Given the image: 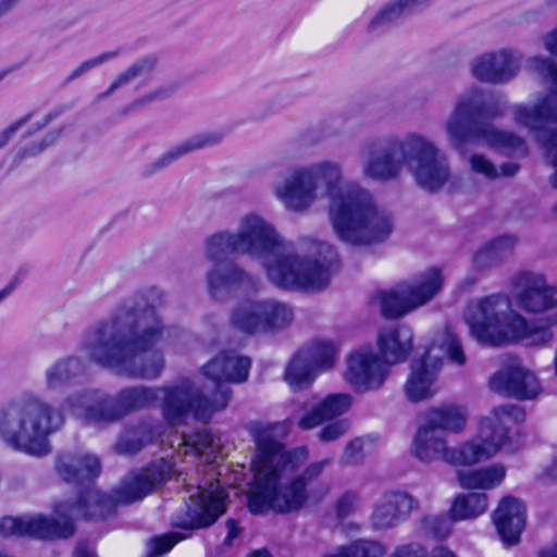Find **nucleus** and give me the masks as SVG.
<instances>
[{"mask_svg": "<svg viewBox=\"0 0 557 557\" xmlns=\"http://www.w3.org/2000/svg\"><path fill=\"white\" fill-rule=\"evenodd\" d=\"M174 468L175 465L165 458L150 461L119 490L115 498L94 486L101 473V462L97 456L78 451L61 453L55 459V471L64 482L79 487L76 499L55 504L53 517H2L0 535L28 536L42 541L71 539L77 530L73 516L75 509L88 521L109 520L115 517L120 503L132 504L161 488L172 479Z\"/></svg>", "mask_w": 557, "mask_h": 557, "instance_id": "nucleus-1", "label": "nucleus"}, {"mask_svg": "<svg viewBox=\"0 0 557 557\" xmlns=\"http://www.w3.org/2000/svg\"><path fill=\"white\" fill-rule=\"evenodd\" d=\"M524 408L505 404L494 407L490 416L479 420L478 434L458 445L448 447L442 433L461 432L467 423L466 412L456 405L431 407L426 421L413 440L414 455L422 461L442 459L451 466H473L499 451L515 455L523 448L527 438Z\"/></svg>", "mask_w": 557, "mask_h": 557, "instance_id": "nucleus-2", "label": "nucleus"}, {"mask_svg": "<svg viewBox=\"0 0 557 557\" xmlns=\"http://www.w3.org/2000/svg\"><path fill=\"white\" fill-rule=\"evenodd\" d=\"M274 424H260L251 434L256 455L251 462L252 478L246 492L247 508L252 515L272 511L277 515L299 512L309 500L321 498L327 488H312L321 478L331 459L324 458L309 463L300 473L285 483L287 474L299 468L297 449L274 437Z\"/></svg>", "mask_w": 557, "mask_h": 557, "instance_id": "nucleus-3", "label": "nucleus"}, {"mask_svg": "<svg viewBox=\"0 0 557 557\" xmlns=\"http://www.w3.org/2000/svg\"><path fill=\"white\" fill-rule=\"evenodd\" d=\"M341 169L334 163H321L313 169L297 170L287 181L281 197L293 210L307 209L314 190L323 183L331 197L330 218L342 242L354 246L384 242L392 232L389 216L383 215L368 191L360 187L337 190Z\"/></svg>", "mask_w": 557, "mask_h": 557, "instance_id": "nucleus-4", "label": "nucleus"}, {"mask_svg": "<svg viewBox=\"0 0 557 557\" xmlns=\"http://www.w3.org/2000/svg\"><path fill=\"white\" fill-rule=\"evenodd\" d=\"M147 308V304L124 301L109 320L100 322L84 344L89 359L131 377H158L164 358L156 347L164 336L165 326L158 321L139 331L138 319Z\"/></svg>", "mask_w": 557, "mask_h": 557, "instance_id": "nucleus-5", "label": "nucleus"}, {"mask_svg": "<svg viewBox=\"0 0 557 557\" xmlns=\"http://www.w3.org/2000/svg\"><path fill=\"white\" fill-rule=\"evenodd\" d=\"M369 153L371 158L364 166V173L373 180H395L404 164L412 168L419 186L430 193L440 190L449 178L446 157L432 143L416 134L404 140H376L371 144Z\"/></svg>", "mask_w": 557, "mask_h": 557, "instance_id": "nucleus-6", "label": "nucleus"}, {"mask_svg": "<svg viewBox=\"0 0 557 557\" xmlns=\"http://www.w3.org/2000/svg\"><path fill=\"white\" fill-rule=\"evenodd\" d=\"M281 248L274 227L256 215L246 216L243 230L237 234L218 232L211 235L207 240V257L213 263L207 274L210 295L215 298L222 290L246 281L247 273L232 260L236 253L270 256Z\"/></svg>", "mask_w": 557, "mask_h": 557, "instance_id": "nucleus-7", "label": "nucleus"}, {"mask_svg": "<svg viewBox=\"0 0 557 557\" xmlns=\"http://www.w3.org/2000/svg\"><path fill=\"white\" fill-rule=\"evenodd\" d=\"M471 336L490 347L523 342L529 346H544L554 338L557 318L529 321L511 309L507 295L485 296L471 308L467 319Z\"/></svg>", "mask_w": 557, "mask_h": 557, "instance_id": "nucleus-8", "label": "nucleus"}, {"mask_svg": "<svg viewBox=\"0 0 557 557\" xmlns=\"http://www.w3.org/2000/svg\"><path fill=\"white\" fill-rule=\"evenodd\" d=\"M64 424L61 410L36 396L12 400L0 409V438L11 449L41 457L50 453L49 435Z\"/></svg>", "mask_w": 557, "mask_h": 557, "instance_id": "nucleus-9", "label": "nucleus"}, {"mask_svg": "<svg viewBox=\"0 0 557 557\" xmlns=\"http://www.w3.org/2000/svg\"><path fill=\"white\" fill-rule=\"evenodd\" d=\"M499 114L496 107L459 101L447 122V132L459 149L468 143H484L510 157L524 158L529 148L522 137L491 125Z\"/></svg>", "mask_w": 557, "mask_h": 557, "instance_id": "nucleus-10", "label": "nucleus"}, {"mask_svg": "<svg viewBox=\"0 0 557 557\" xmlns=\"http://www.w3.org/2000/svg\"><path fill=\"white\" fill-rule=\"evenodd\" d=\"M231 388H213L212 398L191 385H172L163 389L162 416L169 425H176L189 413L196 420L208 422L216 411L224 410L232 398Z\"/></svg>", "mask_w": 557, "mask_h": 557, "instance_id": "nucleus-11", "label": "nucleus"}, {"mask_svg": "<svg viewBox=\"0 0 557 557\" xmlns=\"http://www.w3.org/2000/svg\"><path fill=\"white\" fill-rule=\"evenodd\" d=\"M164 387L129 386L121 388L115 396L92 393V404L85 408V419L94 423L121 420L126 414L152 406Z\"/></svg>", "mask_w": 557, "mask_h": 557, "instance_id": "nucleus-12", "label": "nucleus"}, {"mask_svg": "<svg viewBox=\"0 0 557 557\" xmlns=\"http://www.w3.org/2000/svg\"><path fill=\"white\" fill-rule=\"evenodd\" d=\"M269 278L280 288L320 290L329 284V271L318 260H306L297 255H277L267 264Z\"/></svg>", "mask_w": 557, "mask_h": 557, "instance_id": "nucleus-13", "label": "nucleus"}, {"mask_svg": "<svg viewBox=\"0 0 557 557\" xmlns=\"http://www.w3.org/2000/svg\"><path fill=\"white\" fill-rule=\"evenodd\" d=\"M227 498L222 488H199L189 497V504L185 503L171 515L170 525L190 534L210 528L226 511Z\"/></svg>", "mask_w": 557, "mask_h": 557, "instance_id": "nucleus-14", "label": "nucleus"}, {"mask_svg": "<svg viewBox=\"0 0 557 557\" xmlns=\"http://www.w3.org/2000/svg\"><path fill=\"white\" fill-rule=\"evenodd\" d=\"M294 314L286 305L273 301H250L237 307L232 314V324L240 332L256 335L287 326Z\"/></svg>", "mask_w": 557, "mask_h": 557, "instance_id": "nucleus-15", "label": "nucleus"}, {"mask_svg": "<svg viewBox=\"0 0 557 557\" xmlns=\"http://www.w3.org/2000/svg\"><path fill=\"white\" fill-rule=\"evenodd\" d=\"M540 69L546 72L552 91L543 96L533 107L519 104L515 108L516 122L539 135L548 124H557V64L548 59H539Z\"/></svg>", "mask_w": 557, "mask_h": 557, "instance_id": "nucleus-16", "label": "nucleus"}, {"mask_svg": "<svg viewBox=\"0 0 557 557\" xmlns=\"http://www.w3.org/2000/svg\"><path fill=\"white\" fill-rule=\"evenodd\" d=\"M336 350L329 342H317L308 350L297 351L285 369L286 381L296 388L309 386L317 371H326L335 362Z\"/></svg>", "mask_w": 557, "mask_h": 557, "instance_id": "nucleus-17", "label": "nucleus"}, {"mask_svg": "<svg viewBox=\"0 0 557 557\" xmlns=\"http://www.w3.org/2000/svg\"><path fill=\"white\" fill-rule=\"evenodd\" d=\"M389 368L379 354L355 350L347 359V379L358 392L376 391L386 381Z\"/></svg>", "mask_w": 557, "mask_h": 557, "instance_id": "nucleus-18", "label": "nucleus"}, {"mask_svg": "<svg viewBox=\"0 0 557 557\" xmlns=\"http://www.w3.org/2000/svg\"><path fill=\"white\" fill-rule=\"evenodd\" d=\"M251 368L249 357L237 355L232 350H223L201 367L202 374L210 379L214 386L231 388L227 383L247 381Z\"/></svg>", "mask_w": 557, "mask_h": 557, "instance_id": "nucleus-19", "label": "nucleus"}, {"mask_svg": "<svg viewBox=\"0 0 557 557\" xmlns=\"http://www.w3.org/2000/svg\"><path fill=\"white\" fill-rule=\"evenodd\" d=\"M442 364L441 358L431 356L430 348L424 349L421 356L412 361L405 383V393L411 403H418L434 395L433 385Z\"/></svg>", "mask_w": 557, "mask_h": 557, "instance_id": "nucleus-20", "label": "nucleus"}, {"mask_svg": "<svg viewBox=\"0 0 557 557\" xmlns=\"http://www.w3.org/2000/svg\"><path fill=\"white\" fill-rule=\"evenodd\" d=\"M418 507V499L405 491L385 492L372 512V527L376 530L395 528L406 521Z\"/></svg>", "mask_w": 557, "mask_h": 557, "instance_id": "nucleus-21", "label": "nucleus"}, {"mask_svg": "<svg viewBox=\"0 0 557 557\" xmlns=\"http://www.w3.org/2000/svg\"><path fill=\"white\" fill-rule=\"evenodd\" d=\"M525 521L524 503L511 495L504 496L493 512L496 531L507 546H513L520 542Z\"/></svg>", "mask_w": 557, "mask_h": 557, "instance_id": "nucleus-22", "label": "nucleus"}, {"mask_svg": "<svg viewBox=\"0 0 557 557\" xmlns=\"http://www.w3.org/2000/svg\"><path fill=\"white\" fill-rule=\"evenodd\" d=\"M377 354L389 366L408 360L413 350V332L404 323L383 327L376 337Z\"/></svg>", "mask_w": 557, "mask_h": 557, "instance_id": "nucleus-23", "label": "nucleus"}, {"mask_svg": "<svg viewBox=\"0 0 557 557\" xmlns=\"http://www.w3.org/2000/svg\"><path fill=\"white\" fill-rule=\"evenodd\" d=\"M516 284L523 287L517 299L524 311L540 313L557 306V288L546 285L543 277L521 272Z\"/></svg>", "mask_w": 557, "mask_h": 557, "instance_id": "nucleus-24", "label": "nucleus"}, {"mask_svg": "<svg viewBox=\"0 0 557 557\" xmlns=\"http://www.w3.org/2000/svg\"><path fill=\"white\" fill-rule=\"evenodd\" d=\"M491 387L508 397L519 400L535 398L541 386L536 376L522 368H510L505 372H496L490 379Z\"/></svg>", "mask_w": 557, "mask_h": 557, "instance_id": "nucleus-25", "label": "nucleus"}, {"mask_svg": "<svg viewBox=\"0 0 557 557\" xmlns=\"http://www.w3.org/2000/svg\"><path fill=\"white\" fill-rule=\"evenodd\" d=\"M518 67L519 63L511 52H491L475 60L472 75L482 83L503 84L516 76Z\"/></svg>", "mask_w": 557, "mask_h": 557, "instance_id": "nucleus-26", "label": "nucleus"}, {"mask_svg": "<svg viewBox=\"0 0 557 557\" xmlns=\"http://www.w3.org/2000/svg\"><path fill=\"white\" fill-rule=\"evenodd\" d=\"M162 435L161 425L153 421L140 420L126 425L121 432L115 450L120 455L134 456Z\"/></svg>", "mask_w": 557, "mask_h": 557, "instance_id": "nucleus-27", "label": "nucleus"}, {"mask_svg": "<svg viewBox=\"0 0 557 557\" xmlns=\"http://www.w3.org/2000/svg\"><path fill=\"white\" fill-rule=\"evenodd\" d=\"M351 403L348 394H330L300 418L298 426L312 430L323 422L338 420L351 407Z\"/></svg>", "mask_w": 557, "mask_h": 557, "instance_id": "nucleus-28", "label": "nucleus"}, {"mask_svg": "<svg viewBox=\"0 0 557 557\" xmlns=\"http://www.w3.org/2000/svg\"><path fill=\"white\" fill-rule=\"evenodd\" d=\"M444 274L438 267H430L412 276L405 288L414 308L430 302L443 288Z\"/></svg>", "mask_w": 557, "mask_h": 557, "instance_id": "nucleus-29", "label": "nucleus"}, {"mask_svg": "<svg viewBox=\"0 0 557 557\" xmlns=\"http://www.w3.org/2000/svg\"><path fill=\"white\" fill-rule=\"evenodd\" d=\"M223 138L222 134L218 133H207V134H198L193 138L184 141L183 144L174 147L172 150L162 156L157 162L150 165L147 169V174H153L157 171H160L171 164L173 161L177 160L180 157L185 153L191 152L197 149H201L208 146L216 145Z\"/></svg>", "mask_w": 557, "mask_h": 557, "instance_id": "nucleus-30", "label": "nucleus"}, {"mask_svg": "<svg viewBox=\"0 0 557 557\" xmlns=\"http://www.w3.org/2000/svg\"><path fill=\"white\" fill-rule=\"evenodd\" d=\"M487 509V495L485 493H468L458 495L449 508L453 521L473 519Z\"/></svg>", "mask_w": 557, "mask_h": 557, "instance_id": "nucleus-31", "label": "nucleus"}, {"mask_svg": "<svg viewBox=\"0 0 557 557\" xmlns=\"http://www.w3.org/2000/svg\"><path fill=\"white\" fill-rule=\"evenodd\" d=\"M82 368L83 364L79 358L74 356L58 360L46 373L48 387L57 388L69 384Z\"/></svg>", "mask_w": 557, "mask_h": 557, "instance_id": "nucleus-32", "label": "nucleus"}, {"mask_svg": "<svg viewBox=\"0 0 557 557\" xmlns=\"http://www.w3.org/2000/svg\"><path fill=\"white\" fill-rule=\"evenodd\" d=\"M381 314L385 319H398L414 310L408 294L401 295L396 290L380 292Z\"/></svg>", "mask_w": 557, "mask_h": 557, "instance_id": "nucleus-33", "label": "nucleus"}, {"mask_svg": "<svg viewBox=\"0 0 557 557\" xmlns=\"http://www.w3.org/2000/svg\"><path fill=\"white\" fill-rule=\"evenodd\" d=\"M385 553L386 547L382 543L360 539L341 546L337 552L326 554L324 557H382Z\"/></svg>", "mask_w": 557, "mask_h": 557, "instance_id": "nucleus-34", "label": "nucleus"}, {"mask_svg": "<svg viewBox=\"0 0 557 557\" xmlns=\"http://www.w3.org/2000/svg\"><path fill=\"white\" fill-rule=\"evenodd\" d=\"M157 65V58L153 55H145L131 64L125 71L121 72L111 83L106 95L113 92L115 89L128 84L136 77L147 76L152 73Z\"/></svg>", "mask_w": 557, "mask_h": 557, "instance_id": "nucleus-35", "label": "nucleus"}, {"mask_svg": "<svg viewBox=\"0 0 557 557\" xmlns=\"http://www.w3.org/2000/svg\"><path fill=\"white\" fill-rule=\"evenodd\" d=\"M191 534L187 531H171L154 535L149 542V557H158L171 552L176 544L188 539Z\"/></svg>", "mask_w": 557, "mask_h": 557, "instance_id": "nucleus-36", "label": "nucleus"}, {"mask_svg": "<svg viewBox=\"0 0 557 557\" xmlns=\"http://www.w3.org/2000/svg\"><path fill=\"white\" fill-rule=\"evenodd\" d=\"M183 445L189 447L193 454L200 458L213 444V433L208 429L195 430L183 434Z\"/></svg>", "mask_w": 557, "mask_h": 557, "instance_id": "nucleus-37", "label": "nucleus"}, {"mask_svg": "<svg viewBox=\"0 0 557 557\" xmlns=\"http://www.w3.org/2000/svg\"><path fill=\"white\" fill-rule=\"evenodd\" d=\"M428 1L429 0H396L391 2L379 12V14L373 18L372 24H380L386 20L397 17L404 12L413 11Z\"/></svg>", "mask_w": 557, "mask_h": 557, "instance_id": "nucleus-38", "label": "nucleus"}, {"mask_svg": "<svg viewBox=\"0 0 557 557\" xmlns=\"http://www.w3.org/2000/svg\"><path fill=\"white\" fill-rule=\"evenodd\" d=\"M478 472L480 481H482L481 490H490L496 487L504 481L506 476L505 467L500 463H495L487 466L485 468H480L478 469Z\"/></svg>", "mask_w": 557, "mask_h": 557, "instance_id": "nucleus-39", "label": "nucleus"}, {"mask_svg": "<svg viewBox=\"0 0 557 557\" xmlns=\"http://www.w3.org/2000/svg\"><path fill=\"white\" fill-rule=\"evenodd\" d=\"M349 429L350 422L347 419L332 420L319 431L318 438L330 443L345 435Z\"/></svg>", "mask_w": 557, "mask_h": 557, "instance_id": "nucleus-40", "label": "nucleus"}, {"mask_svg": "<svg viewBox=\"0 0 557 557\" xmlns=\"http://www.w3.org/2000/svg\"><path fill=\"white\" fill-rule=\"evenodd\" d=\"M445 355L450 362L457 366H463L467 361L462 343L454 333L446 336Z\"/></svg>", "mask_w": 557, "mask_h": 557, "instance_id": "nucleus-41", "label": "nucleus"}, {"mask_svg": "<svg viewBox=\"0 0 557 557\" xmlns=\"http://www.w3.org/2000/svg\"><path fill=\"white\" fill-rule=\"evenodd\" d=\"M543 145L550 165L554 168V172L549 176V184L553 188H557V129L547 131Z\"/></svg>", "mask_w": 557, "mask_h": 557, "instance_id": "nucleus-42", "label": "nucleus"}, {"mask_svg": "<svg viewBox=\"0 0 557 557\" xmlns=\"http://www.w3.org/2000/svg\"><path fill=\"white\" fill-rule=\"evenodd\" d=\"M470 168L473 172L484 175L488 180H496L499 177V173L492 161L486 157L479 153L471 154Z\"/></svg>", "mask_w": 557, "mask_h": 557, "instance_id": "nucleus-43", "label": "nucleus"}, {"mask_svg": "<svg viewBox=\"0 0 557 557\" xmlns=\"http://www.w3.org/2000/svg\"><path fill=\"white\" fill-rule=\"evenodd\" d=\"M119 52H120L119 50L107 51V52H103L95 58H91L89 60L82 62L77 67H75L70 73L67 81H73V79L79 77L85 72L94 69L95 66L100 65L103 62L115 58L119 54Z\"/></svg>", "mask_w": 557, "mask_h": 557, "instance_id": "nucleus-44", "label": "nucleus"}, {"mask_svg": "<svg viewBox=\"0 0 557 557\" xmlns=\"http://www.w3.org/2000/svg\"><path fill=\"white\" fill-rule=\"evenodd\" d=\"M358 504V494L354 491L344 492L335 505L336 516L341 519L348 517L354 512Z\"/></svg>", "mask_w": 557, "mask_h": 557, "instance_id": "nucleus-45", "label": "nucleus"}, {"mask_svg": "<svg viewBox=\"0 0 557 557\" xmlns=\"http://www.w3.org/2000/svg\"><path fill=\"white\" fill-rule=\"evenodd\" d=\"M343 459L348 465H357L362 461L363 442L361 438H354L346 444Z\"/></svg>", "mask_w": 557, "mask_h": 557, "instance_id": "nucleus-46", "label": "nucleus"}, {"mask_svg": "<svg viewBox=\"0 0 557 557\" xmlns=\"http://www.w3.org/2000/svg\"><path fill=\"white\" fill-rule=\"evenodd\" d=\"M391 557H429V552L418 543H408L397 546Z\"/></svg>", "mask_w": 557, "mask_h": 557, "instance_id": "nucleus-47", "label": "nucleus"}, {"mask_svg": "<svg viewBox=\"0 0 557 557\" xmlns=\"http://www.w3.org/2000/svg\"><path fill=\"white\" fill-rule=\"evenodd\" d=\"M457 481L463 490H481V483L478 469L470 471H457Z\"/></svg>", "mask_w": 557, "mask_h": 557, "instance_id": "nucleus-48", "label": "nucleus"}, {"mask_svg": "<svg viewBox=\"0 0 557 557\" xmlns=\"http://www.w3.org/2000/svg\"><path fill=\"white\" fill-rule=\"evenodd\" d=\"M32 119V113H27L14 123L10 124L8 127L0 132V149L3 148L14 135V133L26 124Z\"/></svg>", "mask_w": 557, "mask_h": 557, "instance_id": "nucleus-49", "label": "nucleus"}, {"mask_svg": "<svg viewBox=\"0 0 557 557\" xmlns=\"http://www.w3.org/2000/svg\"><path fill=\"white\" fill-rule=\"evenodd\" d=\"M509 239L510 237L507 236H499L491 239L481 250L476 252L475 259L479 260L483 255L491 257L503 244H507Z\"/></svg>", "mask_w": 557, "mask_h": 557, "instance_id": "nucleus-50", "label": "nucleus"}, {"mask_svg": "<svg viewBox=\"0 0 557 557\" xmlns=\"http://www.w3.org/2000/svg\"><path fill=\"white\" fill-rule=\"evenodd\" d=\"M57 136L58 135L51 134L48 137L44 138L38 145H36L32 148H23L20 153L21 158L35 156V154L44 151L47 147H49L54 141Z\"/></svg>", "mask_w": 557, "mask_h": 557, "instance_id": "nucleus-51", "label": "nucleus"}, {"mask_svg": "<svg viewBox=\"0 0 557 557\" xmlns=\"http://www.w3.org/2000/svg\"><path fill=\"white\" fill-rule=\"evenodd\" d=\"M226 528H227V534L224 539V543L230 545L232 543V541L239 535L242 529L239 527L238 521L235 520L234 518H228L226 520Z\"/></svg>", "mask_w": 557, "mask_h": 557, "instance_id": "nucleus-52", "label": "nucleus"}, {"mask_svg": "<svg viewBox=\"0 0 557 557\" xmlns=\"http://www.w3.org/2000/svg\"><path fill=\"white\" fill-rule=\"evenodd\" d=\"M545 47L552 55L557 58V27L546 35Z\"/></svg>", "mask_w": 557, "mask_h": 557, "instance_id": "nucleus-53", "label": "nucleus"}, {"mask_svg": "<svg viewBox=\"0 0 557 557\" xmlns=\"http://www.w3.org/2000/svg\"><path fill=\"white\" fill-rule=\"evenodd\" d=\"M73 557H98L96 552L88 547L86 542H79L74 549Z\"/></svg>", "mask_w": 557, "mask_h": 557, "instance_id": "nucleus-54", "label": "nucleus"}, {"mask_svg": "<svg viewBox=\"0 0 557 557\" xmlns=\"http://www.w3.org/2000/svg\"><path fill=\"white\" fill-rule=\"evenodd\" d=\"M520 170V165L513 162H505L499 166V175L505 177L515 176Z\"/></svg>", "mask_w": 557, "mask_h": 557, "instance_id": "nucleus-55", "label": "nucleus"}, {"mask_svg": "<svg viewBox=\"0 0 557 557\" xmlns=\"http://www.w3.org/2000/svg\"><path fill=\"white\" fill-rule=\"evenodd\" d=\"M431 557H458V556L446 546H436L432 550Z\"/></svg>", "mask_w": 557, "mask_h": 557, "instance_id": "nucleus-56", "label": "nucleus"}, {"mask_svg": "<svg viewBox=\"0 0 557 557\" xmlns=\"http://www.w3.org/2000/svg\"><path fill=\"white\" fill-rule=\"evenodd\" d=\"M20 284V280L17 276H14L11 282L5 286L3 287L1 290H0V301L5 298L7 296H9L15 288L16 286Z\"/></svg>", "mask_w": 557, "mask_h": 557, "instance_id": "nucleus-57", "label": "nucleus"}, {"mask_svg": "<svg viewBox=\"0 0 557 557\" xmlns=\"http://www.w3.org/2000/svg\"><path fill=\"white\" fill-rule=\"evenodd\" d=\"M20 284V280L17 276H14L11 282L5 286L3 287L1 290H0V301L5 298L7 296H9L15 288L16 286Z\"/></svg>", "mask_w": 557, "mask_h": 557, "instance_id": "nucleus-58", "label": "nucleus"}, {"mask_svg": "<svg viewBox=\"0 0 557 557\" xmlns=\"http://www.w3.org/2000/svg\"><path fill=\"white\" fill-rule=\"evenodd\" d=\"M17 0H2L0 1V16L8 12Z\"/></svg>", "mask_w": 557, "mask_h": 557, "instance_id": "nucleus-59", "label": "nucleus"}, {"mask_svg": "<svg viewBox=\"0 0 557 557\" xmlns=\"http://www.w3.org/2000/svg\"><path fill=\"white\" fill-rule=\"evenodd\" d=\"M540 557H557V543L541 552Z\"/></svg>", "mask_w": 557, "mask_h": 557, "instance_id": "nucleus-60", "label": "nucleus"}, {"mask_svg": "<svg viewBox=\"0 0 557 557\" xmlns=\"http://www.w3.org/2000/svg\"><path fill=\"white\" fill-rule=\"evenodd\" d=\"M248 557H273L271 555V553L269 552V549L267 548H260V549H256V550H252Z\"/></svg>", "mask_w": 557, "mask_h": 557, "instance_id": "nucleus-61", "label": "nucleus"}, {"mask_svg": "<svg viewBox=\"0 0 557 557\" xmlns=\"http://www.w3.org/2000/svg\"><path fill=\"white\" fill-rule=\"evenodd\" d=\"M166 96H168V94L164 90H157L152 95L148 96L147 98L136 101V103H143L146 100H151L154 98H164Z\"/></svg>", "mask_w": 557, "mask_h": 557, "instance_id": "nucleus-62", "label": "nucleus"}, {"mask_svg": "<svg viewBox=\"0 0 557 557\" xmlns=\"http://www.w3.org/2000/svg\"><path fill=\"white\" fill-rule=\"evenodd\" d=\"M52 117H53V115H52V114H48V115H46V116H45V119H44V122H42V124H41L40 126H44V125H46L47 123H49V122L52 120Z\"/></svg>", "mask_w": 557, "mask_h": 557, "instance_id": "nucleus-63", "label": "nucleus"}, {"mask_svg": "<svg viewBox=\"0 0 557 557\" xmlns=\"http://www.w3.org/2000/svg\"><path fill=\"white\" fill-rule=\"evenodd\" d=\"M548 5H553L557 3V0H546Z\"/></svg>", "mask_w": 557, "mask_h": 557, "instance_id": "nucleus-64", "label": "nucleus"}]
</instances>
